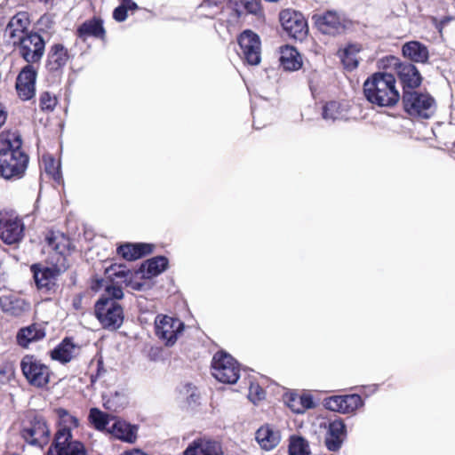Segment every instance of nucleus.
I'll return each instance as SVG.
<instances>
[{
    "instance_id": "obj_16",
    "label": "nucleus",
    "mask_w": 455,
    "mask_h": 455,
    "mask_svg": "<svg viewBox=\"0 0 455 455\" xmlns=\"http://www.w3.org/2000/svg\"><path fill=\"white\" fill-rule=\"evenodd\" d=\"M24 223L21 219L15 217H0V238L6 244H15L24 236Z\"/></svg>"
},
{
    "instance_id": "obj_40",
    "label": "nucleus",
    "mask_w": 455,
    "mask_h": 455,
    "mask_svg": "<svg viewBox=\"0 0 455 455\" xmlns=\"http://www.w3.org/2000/svg\"><path fill=\"white\" fill-rule=\"evenodd\" d=\"M341 116L340 104L337 101H329L323 107L322 116L327 122H334Z\"/></svg>"
},
{
    "instance_id": "obj_44",
    "label": "nucleus",
    "mask_w": 455,
    "mask_h": 455,
    "mask_svg": "<svg viewBox=\"0 0 455 455\" xmlns=\"http://www.w3.org/2000/svg\"><path fill=\"white\" fill-rule=\"evenodd\" d=\"M303 72L306 75V77L307 79L309 89L312 92V94H315L317 92L319 89V83H320V74L317 70L310 68L307 69L304 68Z\"/></svg>"
},
{
    "instance_id": "obj_11",
    "label": "nucleus",
    "mask_w": 455,
    "mask_h": 455,
    "mask_svg": "<svg viewBox=\"0 0 455 455\" xmlns=\"http://www.w3.org/2000/svg\"><path fill=\"white\" fill-rule=\"evenodd\" d=\"M20 56L28 63L38 62L44 52L45 43L37 33H28L17 44Z\"/></svg>"
},
{
    "instance_id": "obj_20",
    "label": "nucleus",
    "mask_w": 455,
    "mask_h": 455,
    "mask_svg": "<svg viewBox=\"0 0 455 455\" xmlns=\"http://www.w3.org/2000/svg\"><path fill=\"white\" fill-rule=\"evenodd\" d=\"M68 60V49L62 44H54L47 55L46 68L51 73H61Z\"/></svg>"
},
{
    "instance_id": "obj_4",
    "label": "nucleus",
    "mask_w": 455,
    "mask_h": 455,
    "mask_svg": "<svg viewBox=\"0 0 455 455\" xmlns=\"http://www.w3.org/2000/svg\"><path fill=\"white\" fill-rule=\"evenodd\" d=\"M381 63L384 68H393L395 69L403 85V93L415 91L421 84L422 76L413 64L401 62L397 57L393 55L382 59Z\"/></svg>"
},
{
    "instance_id": "obj_19",
    "label": "nucleus",
    "mask_w": 455,
    "mask_h": 455,
    "mask_svg": "<svg viewBox=\"0 0 455 455\" xmlns=\"http://www.w3.org/2000/svg\"><path fill=\"white\" fill-rule=\"evenodd\" d=\"M347 435V428L341 419H336L329 422L324 443L330 451H338Z\"/></svg>"
},
{
    "instance_id": "obj_29",
    "label": "nucleus",
    "mask_w": 455,
    "mask_h": 455,
    "mask_svg": "<svg viewBox=\"0 0 455 455\" xmlns=\"http://www.w3.org/2000/svg\"><path fill=\"white\" fill-rule=\"evenodd\" d=\"M105 280L110 283H124L126 286L130 284L132 278V271L123 264H112L105 270Z\"/></svg>"
},
{
    "instance_id": "obj_46",
    "label": "nucleus",
    "mask_w": 455,
    "mask_h": 455,
    "mask_svg": "<svg viewBox=\"0 0 455 455\" xmlns=\"http://www.w3.org/2000/svg\"><path fill=\"white\" fill-rule=\"evenodd\" d=\"M285 403L295 413H303V407L299 406V395L291 394L286 396Z\"/></svg>"
},
{
    "instance_id": "obj_18",
    "label": "nucleus",
    "mask_w": 455,
    "mask_h": 455,
    "mask_svg": "<svg viewBox=\"0 0 455 455\" xmlns=\"http://www.w3.org/2000/svg\"><path fill=\"white\" fill-rule=\"evenodd\" d=\"M36 72L31 65L25 66L16 78V91L22 100L35 96Z\"/></svg>"
},
{
    "instance_id": "obj_32",
    "label": "nucleus",
    "mask_w": 455,
    "mask_h": 455,
    "mask_svg": "<svg viewBox=\"0 0 455 455\" xmlns=\"http://www.w3.org/2000/svg\"><path fill=\"white\" fill-rule=\"evenodd\" d=\"M120 283H110L105 279H97L92 288L95 291L104 290V293L100 298H106L108 300L118 301L124 296L123 288Z\"/></svg>"
},
{
    "instance_id": "obj_15",
    "label": "nucleus",
    "mask_w": 455,
    "mask_h": 455,
    "mask_svg": "<svg viewBox=\"0 0 455 455\" xmlns=\"http://www.w3.org/2000/svg\"><path fill=\"white\" fill-rule=\"evenodd\" d=\"M33 273L35 283L38 290L47 292H54L56 280L60 274L57 267H46L41 264H33L30 267Z\"/></svg>"
},
{
    "instance_id": "obj_23",
    "label": "nucleus",
    "mask_w": 455,
    "mask_h": 455,
    "mask_svg": "<svg viewBox=\"0 0 455 455\" xmlns=\"http://www.w3.org/2000/svg\"><path fill=\"white\" fill-rule=\"evenodd\" d=\"M45 337L44 328L39 323H32L20 328L16 335V340L21 347H28L30 343L36 342Z\"/></svg>"
},
{
    "instance_id": "obj_53",
    "label": "nucleus",
    "mask_w": 455,
    "mask_h": 455,
    "mask_svg": "<svg viewBox=\"0 0 455 455\" xmlns=\"http://www.w3.org/2000/svg\"><path fill=\"white\" fill-rule=\"evenodd\" d=\"M81 303H82L81 296H78L77 298H75L73 299V307L77 310L81 308Z\"/></svg>"
},
{
    "instance_id": "obj_21",
    "label": "nucleus",
    "mask_w": 455,
    "mask_h": 455,
    "mask_svg": "<svg viewBox=\"0 0 455 455\" xmlns=\"http://www.w3.org/2000/svg\"><path fill=\"white\" fill-rule=\"evenodd\" d=\"M79 351L80 347L74 343L73 339L66 337L51 351V357L52 360L65 364L77 356Z\"/></svg>"
},
{
    "instance_id": "obj_39",
    "label": "nucleus",
    "mask_w": 455,
    "mask_h": 455,
    "mask_svg": "<svg viewBox=\"0 0 455 455\" xmlns=\"http://www.w3.org/2000/svg\"><path fill=\"white\" fill-rule=\"evenodd\" d=\"M359 52L356 45H348L344 49L342 62L345 68L348 70H353L358 67V60L355 53Z\"/></svg>"
},
{
    "instance_id": "obj_26",
    "label": "nucleus",
    "mask_w": 455,
    "mask_h": 455,
    "mask_svg": "<svg viewBox=\"0 0 455 455\" xmlns=\"http://www.w3.org/2000/svg\"><path fill=\"white\" fill-rule=\"evenodd\" d=\"M403 55L417 63H427L429 58L427 47L419 41H410L402 47Z\"/></svg>"
},
{
    "instance_id": "obj_27",
    "label": "nucleus",
    "mask_w": 455,
    "mask_h": 455,
    "mask_svg": "<svg viewBox=\"0 0 455 455\" xmlns=\"http://www.w3.org/2000/svg\"><path fill=\"white\" fill-rule=\"evenodd\" d=\"M76 33L79 38L85 41L90 36L103 39L106 31L102 20L94 17L82 23L77 28Z\"/></svg>"
},
{
    "instance_id": "obj_36",
    "label": "nucleus",
    "mask_w": 455,
    "mask_h": 455,
    "mask_svg": "<svg viewBox=\"0 0 455 455\" xmlns=\"http://www.w3.org/2000/svg\"><path fill=\"white\" fill-rule=\"evenodd\" d=\"M289 455H310L308 442L302 436L292 435L288 448Z\"/></svg>"
},
{
    "instance_id": "obj_37",
    "label": "nucleus",
    "mask_w": 455,
    "mask_h": 455,
    "mask_svg": "<svg viewBox=\"0 0 455 455\" xmlns=\"http://www.w3.org/2000/svg\"><path fill=\"white\" fill-rule=\"evenodd\" d=\"M89 420L97 430L103 431L109 423V417L108 414L94 407L90 409Z\"/></svg>"
},
{
    "instance_id": "obj_49",
    "label": "nucleus",
    "mask_w": 455,
    "mask_h": 455,
    "mask_svg": "<svg viewBox=\"0 0 455 455\" xmlns=\"http://www.w3.org/2000/svg\"><path fill=\"white\" fill-rule=\"evenodd\" d=\"M5 32L9 35L10 38L12 39L13 45H17V44L20 42V38H23V36H25L27 34L15 28L9 29V25H7Z\"/></svg>"
},
{
    "instance_id": "obj_5",
    "label": "nucleus",
    "mask_w": 455,
    "mask_h": 455,
    "mask_svg": "<svg viewBox=\"0 0 455 455\" xmlns=\"http://www.w3.org/2000/svg\"><path fill=\"white\" fill-rule=\"evenodd\" d=\"M402 102L404 111L411 116L428 119L435 112V99L428 93L406 92L403 93Z\"/></svg>"
},
{
    "instance_id": "obj_33",
    "label": "nucleus",
    "mask_w": 455,
    "mask_h": 455,
    "mask_svg": "<svg viewBox=\"0 0 455 455\" xmlns=\"http://www.w3.org/2000/svg\"><path fill=\"white\" fill-rule=\"evenodd\" d=\"M2 309L12 315H20L28 309L29 305L24 299L13 296H4L0 299Z\"/></svg>"
},
{
    "instance_id": "obj_7",
    "label": "nucleus",
    "mask_w": 455,
    "mask_h": 455,
    "mask_svg": "<svg viewBox=\"0 0 455 455\" xmlns=\"http://www.w3.org/2000/svg\"><path fill=\"white\" fill-rule=\"evenodd\" d=\"M21 438L29 445L43 448L50 440V429L45 419L35 414L23 423Z\"/></svg>"
},
{
    "instance_id": "obj_10",
    "label": "nucleus",
    "mask_w": 455,
    "mask_h": 455,
    "mask_svg": "<svg viewBox=\"0 0 455 455\" xmlns=\"http://www.w3.org/2000/svg\"><path fill=\"white\" fill-rule=\"evenodd\" d=\"M279 20L283 30L296 40H303L307 34V24L303 15L294 10H283Z\"/></svg>"
},
{
    "instance_id": "obj_3",
    "label": "nucleus",
    "mask_w": 455,
    "mask_h": 455,
    "mask_svg": "<svg viewBox=\"0 0 455 455\" xmlns=\"http://www.w3.org/2000/svg\"><path fill=\"white\" fill-rule=\"evenodd\" d=\"M93 309L94 315L103 329L113 331L123 325L124 312L119 301L99 298Z\"/></svg>"
},
{
    "instance_id": "obj_48",
    "label": "nucleus",
    "mask_w": 455,
    "mask_h": 455,
    "mask_svg": "<svg viewBox=\"0 0 455 455\" xmlns=\"http://www.w3.org/2000/svg\"><path fill=\"white\" fill-rule=\"evenodd\" d=\"M59 416L61 418V419L68 424L69 426H67L70 428L71 426L74 427H78V419L75 416L70 415L66 410L60 409L59 410Z\"/></svg>"
},
{
    "instance_id": "obj_35",
    "label": "nucleus",
    "mask_w": 455,
    "mask_h": 455,
    "mask_svg": "<svg viewBox=\"0 0 455 455\" xmlns=\"http://www.w3.org/2000/svg\"><path fill=\"white\" fill-rule=\"evenodd\" d=\"M104 407L112 411H119L128 403L127 397L124 392L116 391L108 397L103 395Z\"/></svg>"
},
{
    "instance_id": "obj_42",
    "label": "nucleus",
    "mask_w": 455,
    "mask_h": 455,
    "mask_svg": "<svg viewBox=\"0 0 455 455\" xmlns=\"http://www.w3.org/2000/svg\"><path fill=\"white\" fill-rule=\"evenodd\" d=\"M45 172L52 175L53 180L55 181H60L61 179V173H60V163L59 161H56L52 156H49L45 158Z\"/></svg>"
},
{
    "instance_id": "obj_9",
    "label": "nucleus",
    "mask_w": 455,
    "mask_h": 455,
    "mask_svg": "<svg viewBox=\"0 0 455 455\" xmlns=\"http://www.w3.org/2000/svg\"><path fill=\"white\" fill-rule=\"evenodd\" d=\"M20 369L30 385L44 387L49 383L50 369L34 355H25L21 359Z\"/></svg>"
},
{
    "instance_id": "obj_55",
    "label": "nucleus",
    "mask_w": 455,
    "mask_h": 455,
    "mask_svg": "<svg viewBox=\"0 0 455 455\" xmlns=\"http://www.w3.org/2000/svg\"><path fill=\"white\" fill-rule=\"evenodd\" d=\"M140 286H141V284L137 283V284H136V286H134V288H135V289H137V290H140Z\"/></svg>"
},
{
    "instance_id": "obj_24",
    "label": "nucleus",
    "mask_w": 455,
    "mask_h": 455,
    "mask_svg": "<svg viewBox=\"0 0 455 455\" xmlns=\"http://www.w3.org/2000/svg\"><path fill=\"white\" fill-rule=\"evenodd\" d=\"M184 455H222V450L216 441L198 439L188 445Z\"/></svg>"
},
{
    "instance_id": "obj_38",
    "label": "nucleus",
    "mask_w": 455,
    "mask_h": 455,
    "mask_svg": "<svg viewBox=\"0 0 455 455\" xmlns=\"http://www.w3.org/2000/svg\"><path fill=\"white\" fill-rule=\"evenodd\" d=\"M136 9H138V5L132 0H122L120 5L114 9L113 18L118 22L124 21L127 18L128 11Z\"/></svg>"
},
{
    "instance_id": "obj_52",
    "label": "nucleus",
    "mask_w": 455,
    "mask_h": 455,
    "mask_svg": "<svg viewBox=\"0 0 455 455\" xmlns=\"http://www.w3.org/2000/svg\"><path fill=\"white\" fill-rule=\"evenodd\" d=\"M7 114L4 111V107L0 104V127L5 123Z\"/></svg>"
},
{
    "instance_id": "obj_43",
    "label": "nucleus",
    "mask_w": 455,
    "mask_h": 455,
    "mask_svg": "<svg viewBox=\"0 0 455 455\" xmlns=\"http://www.w3.org/2000/svg\"><path fill=\"white\" fill-rule=\"evenodd\" d=\"M29 24L28 16L25 12H20L13 16L7 25H9V29L12 28H15L20 29L24 33L28 32V26Z\"/></svg>"
},
{
    "instance_id": "obj_30",
    "label": "nucleus",
    "mask_w": 455,
    "mask_h": 455,
    "mask_svg": "<svg viewBox=\"0 0 455 455\" xmlns=\"http://www.w3.org/2000/svg\"><path fill=\"white\" fill-rule=\"evenodd\" d=\"M169 260L165 256H156L146 260L140 267V271L145 278H152L159 275L168 267Z\"/></svg>"
},
{
    "instance_id": "obj_28",
    "label": "nucleus",
    "mask_w": 455,
    "mask_h": 455,
    "mask_svg": "<svg viewBox=\"0 0 455 455\" xmlns=\"http://www.w3.org/2000/svg\"><path fill=\"white\" fill-rule=\"evenodd\" d=\"M280 63L285 70L295 71L302 68V59L296 48L283 45L280 48Z\"/></svg>"
},
{
    "instance_id": "obj_6",
    "label": "nucleus",
    "mask_w": 455,
    "mask_h": 455,
    "mask_svg": "<svg viewBox=\"0 0 455 455\" xmlns=\"http://www.w3.org/2000/svg\"><path fill=\"white\" fill-rule=\"evenodd\" d=\"M212 374L220 382L235 384L240 377L239 364L227 352H217L212 361Z\"/></svg>"
},
{
    "instance_id": "obj_45",
    "label": "nucleus",
    "mask_w": 455,
    "mask_h": 455,
    "mask_svg": "<svg viewBox=\"0 0 455 455\" xmlns=\"http://www.w3.org/2000/svg\"><path fill=\"white\" fill-rule=\"evenodd\" d=\"M57 104V99L52 96L48 92H44L40 96V107L42 110L52 111Z\"/></svg>"
},
{
    "instance_id": "obj_47",
    "label": "nucleus",
    "mask_w": 455,
    "mask_h": 455,
    "mask_svg": "<svg viewBox=\"0 0 455 455\" xmlns=\"http://www.w3.org/2000/svg\"><path fill=\"white\" fill-rule=\"evenodd\" d=\"M265 397V391L259 384L251 383L249 388V398L254 400H262Z\"/></svg>"
},
{
    "instance_id": "obj_31",
    "label": "nucleus",
    "mask_w": 455,
    "mask_h": 455,
    "mask_svg": "<svg viewBox=\"0 0 455 455\" xmlns=\"http://www.w3.org/2000/svg\"><path fill=\"white\" fill-rule=\"evenodd\" d=\"M255 438L263 450L271 451L278 445L280 434L267 425L257 430Z\"/></svg>"
},
{
    "instance_id": "obj_54",
    "label": "nucleus",
    "mask_w": 455,
    "mask_h": 455,
    "mask_svg": "<svg viewBox=\"0 0 455 455\" xmlns=\"http://www.w3.org/2000/svg\"><path fill=\"white\" fill-rule=\"evenodd\" d=\"M451 20V18L450 17H444L442 20H441V25H445L447 24L449 21Z\"/></svg>"
},
{
    "instance_id": "obj_25",
    "label": "nucleus",
    "mask_w": 455,
    "mask_h": 455,
    "mask_svg": "<svg viewBox=\"0 0 455 455\" xmlns=\"http://www.w3.org/2000/svg\"><path fill=\"white\" fill-rule=\"evenodd\" d=\"M108 431L115 438L125 443H133L137 440V426L124 420H116Z\"/></svg>"
},
{
    "instance_id": "obj_50",
    "label": "nucleus",
    "mask_w": 455,
    "mask_h": 455,
    "mask_svg": "<svg viewBox=\"0 0 455 455\" xmlns=\"http://www.w3.org/2000/svg\"><path fill=\"white\" fill-rule=\"evenodd\" d=\"M315 405V402L311 395H299V406L303 407V412L307 409L314 408Z\"/></svg>"
},
{
    "instance_id": "obj_51",
    "label": "nucleus",
    "mask_w": 455,
    "mask_h": 455,
    "mask_svg": "<svg viewBox=\"0 0 455 455\" xmlns=\"http://www.w3.org/2000/svg\"><path fill=\"white\" fill-rule=\"evenodd\" d=\"M234 1L235 0H208L209 4L213 5H220L227 3L230 8L232 7Z\"/></svg>"
},
{
    "instance_id": "obj_14",
    "label": "nucleus",
    "mask_w": 455,
    "mask_h": 455,
    "mask_svg": "<svg viewBox=\"0 0 455 455\" xmlns=\"http://www.w3.org/2000/svg\"><path fill=\"white\" fill-rule=\"evenodd\" d=\"M184 330V323L179 319L163 316L156 321V334L168 347L172 346Z\"/></svg>"
},
{
    "instance_id": "obj_12",
    "label": "nucleus",
    "mask_w": 455,
    "mask_h": 455,
    "mask_svg": "<svg viewBox=\"0 0 455 455\" xmlns=\"http://www.w3.org/2000/svg\"><path fill=\"white\" fill-rule=\"evenodd\" d=\"M363 404V400L358 394L332 395L323 400V405L327 410L342 414L354 413Z\"/></svg>"
},
{
    "instance_id": "obj_34",
    "label": "nucleus",
    "mask_w": 455,
    "mask_h": 455,
    "mask_svg": "<svg viewBox=\"0 0 455 455\" xmlns=\"http://www.w3.org/2000/svg\"><path fill=\"white\" fill-rule=\"evenodd\" d=\"M231 9L239 18L246 14L259 15L262 12L258 0H235Z\"/></svg>"
},
{
    "instance_id": "obj_2",
    "label": "nucleus",
    "mask_w": 455,
    "mask_h": 455,
    "mask_svg": "<svg viewBox=\"0 0 455 455\" xmlns=\"http://www.w3.org/2000/svg\"><path fill=\"white\" fill-rule=\"evenodd\" d=\"M395 76L387 71L372 74L363 84L366 100L379 107H393L400 99Z\"/></svg>"
},
{
    "instance_id": "obj_8",
    "label": "nucleus",
    "mask_w": 455,
    "mask_h": 455,
    "mask_svg": "<svg viewBox=\"0 0 455 455\" xmlns=\"http://www.w3.org/2000/svg\"><path fill=\"white\" fill-rule=\"evenodd\" d=\"M45 455H87L84 444L73 439L71 429L60 427Z\"/></svg>"
},
{
    "instance_id": "obj_41",
    "label": "nucleus",
    "mask_w": 455,
    "mask_h": 455,
    "mask_svg": "<svg viewBox=\"0 0 455 455\" xmlns=\"http://www.w3.org/2000/svg\"><path fill=\"white\" fill-rule=\"evenodd\" d=\"M47 243L57 254L64 256L68 250V241L66 237L61 235L55 236L54 235L46 237Z\"/></svg>"
},
{
    "instance_id": "obj_13",
    "label": "nucleus",
    "mask_w": 455,
    "mask_h": 455,
    "mask_svg": "<svg viewBox=\"0 0 455 455\" xmlns=\"http://www.w3.org/2000/svg\"><path fill=\"white\" fill-rule=\"evenodd\" d=\"M238 44L244 60L250 65L260 62V40L251 30H244L238 37Z\"/></svg>"
},
{
    "instance_id": "obj_1",
    "label": "nucleus",
    "mask_w": 455,
    "mask_h": 455,
    "mask_svg": "<svg viewBox=\"0 0 455 455\" xmlns=\"http://www.w3.org/2000/svg\"><path fill=\"white\" fill-rule=\"evenodd\" d=\"M22 140L20 134L10 133L1 140L0 177L7 180L21 179L28 168L29 157L21 149Z\"/></svg>"
},
{
    "instance_id": "obj_17",
    "label": "nucleus",
    "mask_w": 455,
    "mask_h": 455,
    "mask_svg": "<svg viewBox=\"0 0 455 455\" xmlns=\"http://www.w3.org/2000/svg\"><path fill=\"white\" fill-rule=\"evenodd\" d=\"M313 19L317 28L325 35L336 36L341 34L346 28L344 18L335 11L315 14Z\"/></svg>"
},
{
    "instance_id": "obj_22",
    "label": "nucleus",
    "mask_w": 455,
    "mask_h": 455,
    "mask_svg": "<svg viewBox=\"0 0 455 455\" xmlns=\"http://www.w3.org/2000/svg\"><path fill=\"white\" fill-rule=\"evenodd\" d=\"M154 244L147 243H126L117 247V254L124 259L133 261L152 253Z\"/></svg>"
}]
</instances>
